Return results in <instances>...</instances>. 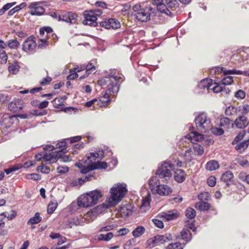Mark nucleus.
<instances>
[{"label":"nucleus","instance_id":"obj_1","mask_svg":"<svg viewBox=\"0 0 249 249\" xmlns=\"http://www.w3.org/2000/svg\"><path fill=\"white\" fill-rule=\"evenodd\" d=\"M123 77L116 74L115 72L111 71L107 75L98 81V84L101 86L107 88L105 94L97 100V105L101 107H106L110 102V95L112 93H117L119 90L120 84L123 81Z\"/></svg>","mask_w":249,"mask_h":249},{"label":"nucleus","instance_id":"obj_2","mask_svg":"<svg viewBox=\"0 0 249 249\" xmlns=\"http://www.w3.org/2000/svg\"><path fill=\"white\" fill-rule=\"evenodd\" d=\"M104 157V152L103 150H99L97 152L90 153L87 157L89 163L86 164L85 161L81 160L75 164L76 166L81 169V172L86 174L93 169H106L108 167L107 163L105 161H99L91 164L93 160L97 158L102 159Z\"/></svg>","mask_w":249,"mask_h":249},{"label":"nucleus","instance_id":"obj_3","mask_svg":"<svg viewBox=\"0 0 249 249\" xmlns=\"http://www.w3.org/2000/svg\"><path fill=\"white\" fill-rule=\"evenodd\" d=\"M127 191L126 186L121 183H118L112 187L110 190L111 196L106 200L109 202V206L106 208L116 205L125 196Z\"/></svg>","mask_w":249,"mask_h":249},{"label":"nucleus","instance_id":"obj_4","mask_svg":"<svg viewBox=\"0 0 249 249\" xmlns=\"http://www.w3.org/2000/svg\"><path fill=\"white\" fill-rule=\"evenodd\" d=\"M175 165L170 160L164 161L156 172L159 178H163L166 181L170 179L172 176V171L174 169Z\"/></svg>","mask_w":249,"mask_h":249},{"label":"nucleus","instance_id":"obj_5","mask_svg":"<svg viewBox=\"0 0 249 249\" xmlns=\"http://www.w3.org/2000/svg\"><path fill=\"white\" fill-rule=\"evenodd\" d=\"M195 124L197 130L201 133L206 132L211 127V120L205 113L200 114L196 118Z\"/></svg>","mask_w":249,"mask_h":249},{"label":"nucleus","instance_id":"obj_6","mask_svg":"<svg viewBox=\"0 0 249 249\" xmlns=\"http://www.w3.org/2000/svg\"><path fill=\"white\" fill-rule=\"evenodd\" d=\"M51 148V151L43 152V160L45 161H50V162H55L58 159L62 158V152L56 151L53 147L50 146Z\"/></svg>","mask_w":249,"mask_h":249},{"label":"nucleus","instance_id":"obj_7","mask_svg":"<svg viewBox=\"0 0 249 249\" xmlns=\"http://www.w3.org/2000/svg\"><path fill=\"white\" fill-rule=\"evenodd\" d=\"M153 8L151 7H146L142 8L138 13H136L134 16L139 21L147 22L150 19V16L153 13Z\"/></svg>","mask_w":249,"mask_h":249},{"label":"nucleus","instance_id":"obj_8","mask_svg":"<svg viewBox=\"0 0 249 249\" xmlns=\"http://www.w3.org/2000/svg\"><path fill=\"white\" fill-rule=\"evenodd\" d=\"M35 39L36 37L34 36L28 37L22 44V50L28 53H34L37 46Z\"/></svg>","mask_w":249,"mask_h":249},{"label":"nucleus","instance_id":"obj_9","mask_svg":"<svg viewBox=\"0 0 249 249\" xmlns=\"http://www.w3.org/2000/svg\"><path fill=\"white\" fill-rule=\"evenodd\" d=\"M85 19L83 23L85 25H88L95 27L97 25V18L94 16L92 11H88L84 12Z\"/></svg>","mask_w":249,"mask_h":249},{"label":"nucleus","instance_id":"obj_10","mask_svg":"<svg viewBox=\"0 0 249 249\" xmlns=\"http://www.w3.org/2000/svg\"><path fill=\"white\" fill-rule=\"evenodd\" d=\"M172 239V236L170 233H165L164 235H157L153 237L152 241L153 246H155L160 244H164Z\"/></svg>","mask_w":249,"mask_h":249},{"label":"nucleus","instance_id":"obj_11","mask_svg":"<svg viewBox=\"0 0 249 249\" xmlns=\"http://www.w3.org/2000/svg\"><path fill=\"white\" fill-rule=\"evenodd\" d=\"M222 72H223L224 74L226 75H228L229 74H244V72L242 71L236 70H226L223 67H215L213 68L211 71V73L213 74H219Z\"/></svg>","mask_w":249,"mask_h":249},{"label":"nucleus","instance_id":"obj_12","mask_svg":"<svg viewBox=\"0 0 249 249\" xmlns=\"http://www.w3.org/2000/svg\"><path fill=\"white\" fill-rule=\"evenodd\" d=\"M100 26L107 29L111 28L117 29L120 27L121 25L118 20L115 18H109L101 22Z\"/></svg>","mask_w":249,"mask_h":249},{"label":"nucleus","instance_id":"obj_13","mask_svg":"<svg viewBox=\"0 0 249 249\" xmlns=\"http://www.w3.org/2000/svg\"><path fill=\"white\" fill-rule=\"evenodd\" d=\"M77 16L72 12L65 13L58 16V20L63 21L71 24H74L77 22Z\"/></svg>","mask_w":249,"mask_h":249},{"label":"nucleus","instance_id":"obj_14","mask_svg":"<svg viewBox=\"0 0 249 249\" xmlns=\"http://www.w3.org/2000/svg\"><path fill=\"white\" fill-rule=\"evenodd\" d=\"M106 202L107 203H103L102 205H98L94 207L92 210L89 211L87 213V216L96 217L99 213H102L103 211L108 209V208H106V207L109 206V202L107 201Z\"/></svg>","mask_w":249,"mask_h":249},{"label":"nucleus","instance_id":"obj_15","mask_svg":"<svg viewBox=\"0 0 249 249\" xmlns=\"http://www.w3.org/2000/svg\"><path fill=\"white\" fill-rule=\"evenodd\" d=\"M23 106V102L19 98L14 99L8 104V108L13 112H18L21 110Z\"/></svg>","mask_w":249,"mask_h":249},{"label":"nucleus","instance_id":"obj_16","mask_svg":"<svg viewBox=\"0 0 249 249\" xmlns=\"http://www.w3.org/2000/svg\"><path fill=\"white\" fill-rule=\"evenodd\" d=\"M31 9L29 13L32 16H39L44 14L45 9L37 3H33L29 6Z\"/></svg>","mask_w":249,"mask_h":249},{"label":"nucleus","instance_id":"obj_17","mask_svg":"<svg viewBox=\"0 0 249 249\" xmlns=\"http://www.w3.org/2000/svg\"><path fill=\"white\" fill-rule=\"evenodd\" d=\"M90 197H91L89 196L88 193L81 196L78 199L77 203L78 206L84 208H88L92 206Z\"/></svg>","mask_w":249,"mask_h":249},{"label":"nucleus","instance_id":"obj_18","mask_svg":"<svg viewBox=\"0 0 249 249\" xmlns=\"http://www.w3.org/2000/svg\"><path fill=\"white\" fill-rule=\"evenodd\" d=\"M179 3L177 0H164V5L168 11V13H165L168 16H171V11H174L179 7Z\"/></svg>","mask_w":249,"mask_h":249},{"label":"nucleus","instance_id":"obj_19","mask_svg":"<svg viewBox=\"0 0 249 249\" xmlns=\"http://www.w3.org/2000/svg\"><path fill=\"white\" fill-rule=\"evenodd\" d=\"M89 196H90L92 206L97 204L100 198L102 196V194L100 190H95L88 193Z\"/></svg>","mask_w":249,"mask_h":249},{"label":"nucleus","instance_id":"obj_20","mask_svg":"<svg viewBox=\"0 0 249 249\" xmlns=\"http://www.w3.org/2000/svg\"><path fill=\"white\" fill-rule=\"evenodd\" d=\"M186 174L182 169H177L174 174L175 180L178 183H182L186 179Z\"/></svg>","mask_w":249,"mask_h":249},{"label":"nucleus","instance_id":"obj_21","mask_svg":"<svg viewBox=\"0 0 249 249\" xmlns=\"http://www.w3.org/2000/svg\"><path fill=\"white\" fill-rule=\"evenodd\" d=\"M236 126L240 129L244 128L248 125L247 118L244 115L239 116L234 121Z\"/></svg>","mask_w":249,"mask_h":249},{"label":"nucleus","instance_id":"obj_22","mask_svg":"<svg viewBox=\"0 0 249 249\" xmlns=\"http://www.w3.org/2000/svg\"><path fill=\"white\" fill-rule=\"evenodd\" d=\"M152 3L156 6L158 11L161 13H168V11L164 5V0H152Z\"/></svg>","mask_w":249,"mask_h":249},{"label":"nucleus","instance_id":"obj_23","mask_svg":"<svg viewBox=\"0 0 249 249\" xmlns=\"http://www.w3.org/2000/svg\"><path fill=\"white\" fill-rule=\"evenodd\" d=\"M234 176L232 172L228 171L225 172L221 176V179L227 183V185L233 183Z\"/></svg>","mask_w":249,"mask_h":249},{"label":"nucleus","instance_id":"obj_24","mask_svg":"<svg viewBox=\"0 0 249 249\" xmlns=\"http://www.w3.org/2000/svg\"><path fill=\"white\" fill-rule=\"evenodd\" d=\"M213 86V80L210 79H205L202 80L198 84V87L200 89H206L207 91H209L211 87Z\"/></svg>","mask_w":249,"mask_h":249},{"label":"nucleus","instance_id":"obj_25","mask_svg":"<svg viewBox=\"0 0 249 249\" xmlns=\"http://www.w3.org/2000/svg\"><path fill=\"white\" fill-rule=\"evenodd\" d=\"M96 66L93 65L92 63H89L86 66V72L85 74L81 75L80 76V79H84L85 78L88 77L89 74L91 73H94L96 72Z\"/></svg>","mask_w":249,"mask_h":249},{"label":"nucleus","instance_id":"obj_26","mask_svg":"<svg viewBox=\"0 0 249 249\" xmlns=\"http://www.w3.org/2000/svg\"><path fill=\"white\" fill-rule=\"evenodd\" d=\"M157 193L160 195H168L172 193V189L167 185H158Z\"/></svg>","mask_w":249,"mask_h":249},{"label":"nucleus","instance_id":"obj_27","mask_svg":"<svg viewBox=\"0 0 249 249\" xmlns=\"http://www.w3.org/2000/svg\"><path fill=\"white\" fill-rule=\"evenodd\" d=\"M186 138L190 139L192 142H197L203 139V135L197 131L192 132L190 134L187 135Z\"/></svg>","mask_w":249,"mask_h":249},{"label":"nucleus","instance_id":"obj_28","mask_svg":"<svg viewBox=\"0 0 249 249\" xmlns=\"http://www.w3.org/2000/svg\"><path fill=\"white\" fill-rule=\"evenodd\" d=\"M205 168L207 170L212 171L218 169L219 168V164L216 160H211L206 163Z\"/></svg>","mask_w":249,"mask_h":249},{"label":"nucleus","instance_id":"obj_29","mask_svg":"<svg viewBox=\"0 0 249 249\" xmlns=\"http://www.w3.org/2000/svg\"><path fill=\"white\" fill-rule=\"evenodd\" d=\"M66 143L65 142H58L56 144V148H59V149L58 150H56V151H61L62 152V158H63V160L64 161L69 160V156H64V155L65 153V150H66Z\"/></svg>","mask_w":249,"mask_h":249},{"label":"nucleus","instance_id":"obj_30","mask_svg":"<svg viewBox=\"0 0 249 249\" xmlns=\"http://www.w3.org/2000/svg\"><path fill=\"white\" fill-rule=\"evenodd\" d=\"M195 207L201 211H207L210 209L211 205L207 202L200 201L196 204Z\"/></svg>","mask_w":249,"mask_h":249},{"label":"nucleus","instance_id":"obj_31","mask_svg":"<svg viewBox=\"0 0 249 249\" xmlns=\"http://www.w3.org/2000/svg\"><path fill=\"white\" fill-rule=\"evenodd\" d=\"M161 217L165 219L166 221H170L176 219L178 216V214L177 213L168 212V213H162Z\"/></svg>","mask_w":249,"mask_h":249},{"label":"nucleus","instance_id":"obj_32","mask_svg":"<svg viewBox=\"0 0 249 249\" xmlns=\"http://www.w3.org/2000/svg\"><path fill=\"white\" fill-rule=\"evenodd\" d=\"M249 145V140H245L236 144L235 149L239 152L242 153L248 148Z\"/></svg>","mask_w":249,"mask_h":249},{"label":"nucleus","instance_id":"obj_33","mask_svg":"<svg viewBox=\"0 0 249 249\" xmlns=\"http://www.w3.org/2000/svg\"><path fill=\"white\" fill-rule=\"evenodd\" d=\"M20 67L17 61H14L13 63H9L8 71L13 74H16L19 71Z\"/></svg>","mask_w":249,"mask_h":249},{"label":"nucleus","instance_id":"obj_34","mask_svg":"<svg viewBox=\"0 0 249 249\" xmlns=\"http://www.w3.org/2000/svg\"><path fill=\"white\" fill-rule=\"evenodd\" d=\"M181 239L186 242L190 241L192 239V234L187 229H183L180 233Z\"/></svg>","mask_w":249,"mask_h":249},{"label":"nucleus","instance_id":"obj_35","mask_svg":"<svg viewBox=\"0 0 249 249\" xmlns=\"http://www.w3.org/2000/svg\"><path fill=\"white\" fill-rule=\"evenodd\" d=\"M145 229L144 227L142 226H139L134 229L132 233L134 237L137 238L142 236L145 232Z\"/></svg>","mask_w":249,"mask_h":249},{"label":"nucleus","instance_id":"obj_36","mask_svg":"<svg viewBox=\"0 0 249 249\" xmlns=\"http://www.w3.org/2000/svg\"><path fill=\"white\" fill-rule=\"evenodd\" d=\"M113 237V234L112 232H110L107 234H99L97 235V239L99 241H110Z\"/></svg>","mask_w":249,"mask_h":249},{"label":"nucleus","instance_id":"obj_37","mask_svg":"<svg viewBox=\"0 0 249 249\" xmlns=\"http://www.w3.org/2000/svg\"><path fill=\"white\" fill-rule=\"evenodd\" d=\"M27 5V4L26 2H22L20 3V4L17 5L14 8L11 9L8 13V15L9 16H13L15 13L16 12H18L22 9L25 7Z\"/></svg>","mask_w":249,"mask_h":249},{"label":"nucleus","instance_id":"obj_38","mask_svg":"<svg viewBox=\"0 0 249 249\" xmlns=\"http://www.w3.org/2000/svg\"><path fill=\"white\" fill-rule=\"evenodd\" d=\"M42 220V218L40 216L39 213L37 212L35 213V216L29 219L27 222L28 225H34L38 224Z\"/></svg>","mask_w":249,"mask_h":249},{"label":"nucleus","instance_id":"obj_39","mask_svg":"<svg viewBox=\"0 0 249 249\" xmlns=\"http://www.w3.org/2000/svg\"><path fill=\"white\" fill-rule=\"evenodd\" d=\"M237 113V108L233 106H230L225 110V114L228 116H234Z\"/></svg>","mask_w":249,"mask_h":249},{"label":"nucleus","instance_id":"obj_40","mask_svg":"<svg viewBox=\"0 0 249 249\" xmlns=\"http://www.w3.org/2000/svg\"><path fill=\"white\" fill-rule=\"evenodd\" d=\"M19 45V42L17 39H10L6 43V47H8L11 49H17Z\"/></svg>","mask_w":249,"mask_h":249},{"label":"nucleus","instance_id":"obj_41","mask_svg":"<svg viewBox=\"0 0 249 249\" xmlns=\"http://www.w3.org/2000/svg\"><path fill=\"white\" fill-rule=\"evenodd\" d=\"M185 215L190 219H193L196 215V212L193 208H188L185 211Z\"/></svg>","mask_w":249,"mask_h":249},{"label":"nucleus","instance_id":"obj_42","mask_svg":"<svg viewBox=\"0 0 249 249\" xmlns=\"http://www.w3.org/2000/svg\"><path fill=\"white\" fill-rule=\"evenodd\" d=\"M50 42L51 40H49L48 38H41L40 39V42L38 43V47L41 49H46Z\"/></svg>","mask_w":249,"mask_h":249},{"label":"nucleus","instance_id":"obj_43","mask_svg":"<svg viewBox=\"0 0 249 249\" xmlns=\"http://www.w3.org/2000/svg\"><path fill=\"white\" fill-rule=\"evenodd\" d=\"M220 121V126L225 127L227 128H229L231 123L232 122L231 120L226 117L221 118Z\"/></svg>","mask_w":249,"mask_h":249},{"label":"nucleus","instance_id":"obj_44","mask_svg":"<svg viewBox=\"0 0 249 249\" xmlns=\"http://www.w3.org/2000/svg\"><path fill=\"white\" fill-rule=\"evenodd\" d=\"M57 207V202L51 201L49 203L47 208L48 213L51 214L55 210Z\"/></svg>","mask_w":249,"mask_h":249},{"label":"nucleus","instance_id":"obj_45","mask_svg":"<svg viewBox=\"0 0 249 249\" xmlns=\"http://www.w3.org/2000/svg\"><path fill=\"white\" fill-rule=\"evenodd\" d=\"M233 83V77L227 76L223 78L221 81V84L224 86L231 85Z\"/></svg>","mask_w":249,"mask_h":249},{"label":"nucleus","instance_id":"obj_46","mask_svg":"<svg viewBox=\"0 0 249 249\" xmlns=\"http://www.w3.org/2000/svg\"><path fill=\"white\" fill-rule=\"evenodd\" d=\"M183 245L179 242H176L169 244L166 249H183Z\"/></svg>","mask_w":249,"mask_h":249},{"label":"nucleus","instance_id":"obj_47","mask_svg":"<svg viewBox=\"0 0 249 249\" xmlns=\"http://www.w3.org/2000/svg\"><path fill=\"white\" fill-rule=\"evenodd\" d=\"M80 224V222L77 217H74L69 220L68 226L70 228H72L73 226H76Z\"/></svg>","mask_w":249,"mask_h":249},{"label":"nucleus","instance_id":"obj_48","mask_svg":"<svg viewBox=\"0 0 249 249\" xmlns=\"http://www.w3.org/2000/svg\"><path fill=\"white\" fill-rule=\"evenodd\" d=\"M8 59L7 55L4 51H0V64H5Z\"/></svg>","mask_w":249,"mask_h":249},{"label":"nucleus","instance_id":"obj_49","mask_svg":"<svg viewBox=\"0 0 249 249\" xmlns=\"http://www.w3.org/2000/svg\"><path fill=\"white\" fill-rule=\"evenodd\" d=\"M84 147V143L81 142L80 143H77L74 144L72 146V151L71 152H72L73 154H76L78 153V150H80L82 148H83Z\"/></svg>","mask_w":249,"mask_h":249},{"label":"nucleus","instance_id":"obj_50","mask_svg":"<svg viewBox=\"0 0 249 249\" xmlns=\"http://www.w3.org/2000/svg\"><path fill=\"white\" fill-rule=\"evenodd\" d=\"M234 96L237 99H243L246 97V92L242 89H239L235 92Z\"/></svg>","mask_w":249,"mask_h":249},{"label":"nucleus","instance_id":"obj_51","mask_svg":"<svg viewBox=\"0 0 249 249\" xmlns=\"http://www.w3.org/2000/svg\"><path fill=\"white\" fill-rule=\"evenodd\" d=\"M213 86L211 87L210 90H213L215 93H219L223 90V88L217 83H213Z\"/></svg>","mask_w":249,"mask_h":249},{"label":"nucleus","instance_id":"obj_52","mask_svg":"<svg viewBox=\"0 0 249 249\" xmlns=\"http://www.w3.org/2000/svg\"><path fill=\"white\" fill-rule=\"evenodd\" d=\"M195 153L198 156H201L204 153V148L200 145H196L194 146Z\"/></svg>","mask_w":249,"mask_h":249},{"label":"nucleus","instance_id":"obj_53","mask_svg":"<svg viewBox=\"0 0 249 249\" xmlns=\"http://www.w3.org/2000/svg\"><path fill=\"white\" fill-rule=\"evenodd\" d=\"M211 129L212 133L217 136L222 135L224 133V130L221 128L211 127Z\"/></svg>","mask_w":249,"mask_h":249},{"label":"nucleus","instance_id":"obj_54","mask_svg":"<svg viewBox=\"0 0 249 249\" xmlns=\"http://www.w3.org/2000/svg\"><path fill=\"white\" fill-rule=\"evenodd\" d=\"M37 170L40 171L42 173L48 174L50 171V169L49 167L42 165L38 166Z\"/></svg>","mask_w":249,"mask_h":249},{"label":"nucleus","instance_id":"obj_55","mask_svg":"<svg viewBox=\"0 0 249 249\" xmlns=\"http://www.w3.org/2000/svg\"><path fill=\"white\" fill-rule=\"evenodd\" d=\"M237 162L242 166H249V162L244 157H240L237 159Z\"/></svg>","mask_w":249,"mask_h":249},{"label":"nucleus","instance_id":"obj_56","mask_svg":"<svg viewBox=\"0 0 249 249\" xmlns=\"http://www.w3.org/2000/svg\"><path fill=\"white\" fill-rule=\"evenodd\" d=\"M209 198V194L207 192L201 193L198 195V198L200 201L208 200Z\"/></svg>","mask_w":249,"mask_h":249},{"label":"nucleus","instance_id":"obj_57","mask_svg":"<svg viewBox=\"0 0 249 249\" xmlns=\"http://www.w3.org/2000/svg\"><path fill=\"white\" fill-rule=\"evenodd\" d=\"M152 221L153 223V224H154V225L155 226H156L157 227L160 228V229L163 228L164 225H163V222L161 220L154 218L152 220Z\"/></svg>","mask_w":249,"mask_h":249},{"label":"nucleus","instance_id":"obj_58","mask_svg":"<svg viewBox=\"0 0 249 249\" xmlns=\"http://www.w3.org/2000/svg\"><path fill=\"white\" fill-rule=\"evenodd\" d=\"M52 80V78L50 76H47L46 78H43L42 80L39 82L40 85L42 86L49 85Z\"/></svg>","mask_w":249,"mask_h":249},{"label":"nucleus","instance_id":"obj_59","mask_svg":"<svg viewBox=\"0 0 249 249\" xmlns=\"http://www.w3.org/2000/svg\"><path fill=\"white\" fill-rule=\"evenodd\" d=\"M239 178L240 179L249 184V174L247 175L245 173H241L239 175Z\"/></svg>","mask_w":249,"mask_h":249},{"label":"nucleus","instance_id":"obj_60","mask_svg":"<svg viewBox=\"0 0 249 249\" xmlns=\"http://www.w3.org/2000/svg\"><path fill=\"white\" fill-rule=\"evenodd\" d=\"M207 183L209 186H214L216 184V178L214 176L210 177L207 179Z\"/></svg>","mask_w":249,"mask_h":249},{"label":"nucleus","instance_id":"obj_61","mask_svg":"<svg viewBox=\"0 0 249 249\" xmlns=\"http://www.w3.org/2000/svg\"><path fill=\"white\" fill-rule=\"evenodd\" d=\"M115 226L113 224L112 225H108L107 226H105L101 228L99 230L100 232L102 231H107L112 230L114 229Z\"/></svg>","mask_w":249,"mask_h":249},{"label":"nucleus","instance_id":"obj_62","mask_svg":"<svg viewBox=\"0 0 249 249\" xmlns=\"http://www.w3.org/2000/svg\"><path fill=\"white\" fill-rule=\"evenodd\" d=\"M70 72L71 74L67 77V79L68 80H73L79 76V74L77 73L78 72H77V71L74 70L73 73H72V71L71 70H70Z\"/></svg>","mask_w":249,"mask_h":249},{"label":"nucleus","instance_id":"obj_63","mask_svg":"<svg viewBox=\"0 0 249 249\" xmlns=\"http://www.w3.org/2000/svg\"><path fill=\"white\" fill-rule=\"evenodd\" d=\"M16 2H13L10 3H7L4 5L2 8L4 10L5 12L9 10L10 8H11L12 7L16 5Z\"/></svg>","mask_w":249,"mask_h":249},{"label":"nucleus","instance_id":"obj_64","mask_svg":"<svg viewBox=\"0 0 249 249\" xmlns=\"http://www.w3.org/2000/svg\"><path fill=\"white\" fill-rule=\"evenodd\" d=\"M69 168L68 167H58L57 168V171L59 174H63L69 171Z\"/></svg>","mask_w":249,"mask_h":249}]
</instances>
